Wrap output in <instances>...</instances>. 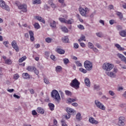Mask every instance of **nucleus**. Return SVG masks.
Masks as SVG:
<instances>
[{"label":"nucleus","mask_w":126,"mask_h":126,"mask_svg":"<svg viewBox=\"0 0 126 126\" xmlns=\"http://www.w3.org/2000/svg\"><path fill=\"white\" fill-rule=\"evenodd\" d=\"M29 33L30 34L31 41H32V42H33V41L35 40V38L34 37V32H33L32 31H30Z\"/></svg>","instance_id":"16"},{"label":"nucleus","mask_w":126,"mask_h":126,"mask_svg":"<svg viewBox=\"0 0 126 126\" xmlns=\"http://www.w3.org/2000/svg\"><path fill=\"white\" fill-rule=\"evenodd\" d=\"M62 66H57L56 67V70L57 71V72H61V71H62Z\"/></svg>","instance_id":"32"},{"label":"nucleus","mask_w":126,"mask_h":126,"mask_svg":"<svg viewBox=\"0 0 126 126\" xmlns=\"http://www.w3.org/2000/svg\"><path fill=\"white\" fill-rule=\"evenodd\" d=\"M51 97L54 98L56 102L60 103V101H61V96H60V94H59V92H58V91L54 90L51 93Z\"/></svg>","instance_id":"1"},{"label":"nucleus","mask_w":126,"mask_h":126,"mask_svg":"<svg viewBox=\"0 0 126 126\" xmlns=\"http://www.w3.org/2000/svg\"><path fill=\"white\" fill-rule=\"evenodd\" d=\"M11 46L14 50H15L16 52H19V47L17 45V42L15 40H13L11 43Z\"/></svg>","instance_id":"9"},{"label":"nucleus","mask_w":126,"mask_h":126,"mask_svg":"<svg viewBox=\"0 0 126 126\" xmlns=\"http://www.w3.org/2000/svg\"><path fill=\"white\" fill-rule=\"evenodd\" d=\"M33 26H34V28H35V29H40V28H41L40 25H39V23H34Z\"/></svg>","instance_id":"31"},{"label":"nucleus","mask_w":126,"mask_h":126,"mask_svg":"<svg viewBox=\"0 0 126 126\" xmlns=\"http://www.w3.org/2000/svg\"><path fill=\"white\" fill-rule=\"evenodd\" d=\"M13 97H14V98H16V99H20V96H19V95H17L15 94H14Z\"/></svg>","instance_id":"59"},{"label":"nucleus","mask_w":126,"mask_h":126,"mask_svg":"<svg viewBox=\"0 0 126 126\" xmlns=\"http://www.w3.org/2000/svg\"><path fill=\"white\" fill-rule=\"evenodd\" d=\"M13 78L14 79L17 80L19 78V75H18V74H14L13 76Z\"/></svg>","instance_id":"48"},{"label":"nucleus","mask_w":126,"mask_h":126,"mask_svg":"<svg viewBox=\"0 0 126 126\" xmlns=\"http://www.w3.org/2000/svg\"><path fill=\"white\" fill-rule=\"evenodd\" d=\"M62 30L63 32H64V33H67V32H68V30H67V28H65V27H63L62 28Z\"/></svg>","instance_id":"39"},{"label":"nucleus","mask_w":126,"mask_h":126,"mask_svg":"<svg viewBox=\"0 0 126 126\" xmlns=\"http://www.w3.org/2000/svg\"><path fill=\"white\" fill-rule=\"evenodd\" d=\"M80 44L81 47H82L83 48H85V47H86V45L83 42H81L80 43Z\"/></svg>","instance_id":"61"},{"label":"nucleus","mask_w":126,"mask_h":126,"mask_svg":"<svg viewBox=\"0 0 126 126\" xmlns=\"http://www.w3.org/2000/svg\"><path fill=\"white\" fill-rule=\"evenodd\" d=\"M109 93L111 96H114L115 95V93H114L113 91H109Z\"/></svg>","instance_id":"54"},{"label":"nucleus","mask_w":126,"mask_h":126,"mask_svg":"<svg viewBox=\"0 0 126 126\" xmlns=\"http://www.w3.org/2000/svg\"><path fill=\"white\" fill-rule=\"evenodd\" d=\"M115 47L117 48L119 51H124L125 50V48L121 47V45L119 44H115Z\"/></svg>","instance_id":"28"},{"label":"nucleus","mask_w":126,"mask_h":126,"mask_svg":"<svg viewBox=\"0 0 126 126\" xmlns=\"http://www.w3.org/2000/svg\"><path fill=\"white\" fill-rule=\"evenodd\" d=\"M48 22L50 24V27H52V28H56V21L53 20L52 19H49L48 20Z\"/></svg>","instance_id":"12"},{"label":"nucleus","mask_w":126,"mask_h":126,"mask_svg":"<svg viewBox=\"0 0 126 126\" xmlns=\"http://www.w3.org/2000/svg\"><path fill=\"white\" fill-rule=\"evenodd\" d=\"M56 52L60 55H63L65 53V51L63 49L60 48H57Z\"/></svg>","instance_id":"19"},{"label":"nucleus","mask_w":126,"mask_h":126,"mask_svg":"<svg viewBox=\"0 0 126 126\" xmlns=\"http://www.w3.org/2000/svg\"><path fill=\"white\" fill-rule=\"evenodd\" d=\"M73 102H76V98H68L67 99V103L68 104H71V103H73Z\"/></svg>","instance_id":"22"},{"label":"nucleus","mask_w":126,"mask_h":126,"mask_svg":"<svg viewBox=\"0 0 126 126\" xmlns=\"http://www.w3.org/2000/svg\"><path fill=\"white\" fill-rule=\"evenodd\" d=\"M8 44H9V42H8V41H5L3 42V45H4L5 46H6V48H7V47H8Z\"/></svg>","instance_id":"43"},{"label":"nucleus","mask_w":126,"mask_h":126,"mask_svg":"<svg viewBox=\"0 0 126 126\" xmlns=\"http://www.w3.org/2000/svg\"><path fill=\"white\" fill-rule=\"evenodd\" d=\"M78 28L81 30H84V26H83L82 25H78Z\"/></svg>","instance_id":"45"},{"label":"nucleus","mask_w":126,"mask_h":126,"mask_svg":"<svg viewBox=\"0 0 126 126\" xmlns=\"http://www.w3.org/2000/svg\"><path fill=\"white\" fill-rule=\"evenodd\" d=\"M125 122H126V118L123 116H121L119 118V122L118 123V125L119 126H125Z\"/></svg>","instance_id":"8"},{"label":"nucleus","mask_w":126,"mask_h":126,"mask_svg":"<svg viewBox=\"0 0 126 126\" xmlns=\"http://www.w3.org/2000/svg\"><path fill=\"white\" fill-rule=\"evenodd\" d=\"M35 19H37V20H38V21H40V22H42L44 24H45V19L43 18L41 16H37L35 17Z\"/></svg>","instance_id":"17"},{"label":"nucleus","mask_w":126,"mask_h":126,"mask_svg":"<svg viewBox=\"0 0 126 126\" xmlns=\"http://www.w3.org/2000/svg\"><path fill=\"white\" fill-rule=\"evenodd\" d=\"M37 112H38L39 114H41V115H43L45 113V110H44V109L42 108L41 107H38Z\"/></svg>","instance_id":"24"},{"label":"nucleus","mask_w":126,"mask_h":126,"mask_svg":"<svg viewBox=\"0 0 126 126\" xmlns=\"http://www.w3.org/2000/svg\"><path fill=\"white\" fill-rule=\"evenodd\" d=\"M84 65L86 69L87 70H88L89 71H90V70H92L93 67V65L92 64V63H91V62L89 61H86L84 62Z\"/></svg>","instance_id":"5"},{"label":"nucleus","mask_w":126,"mask_h":126,"mask_svg":"<svg viewBox=\"0 0 126 126\" xmlns=\"http://www.w3.org/2000/svg\"><path fill=\"white\" fill-rule=\"evenodd\" d=\"M114 68V64L110 63H105L102 65V68L105 71H110L112 70Z\"/></svg>","instance_id":"3"},{"label":"nucleus","mask_w":126,"mask_h":126,"mask_svg":"<svg viewBox=\"0 0 126 126\" xmlns=\"http://www.w3.org/2000/svg\"><path fill=\"white\" fill-rule=\"evenodd\" d=\"M62 41L63 43H69V39L67 36H64L62 38Z\"/></svg>","instance_id":"21"},{"label":"nucleus","mask_w":126,"mask_h":126,"mask_svg":"<svg viewBox=\"0 0 126 126\" xmlns=\"http://www.w3.org/2000/svg\"><path fill=\"white\" fill-rule=\"evenodd\" d=\"M94 103L98 109H100V110H102L103 111H105V110H106V107H105V106L103 105L102 103L99 101V100H95Z\"/></svg>","instance_id":"7"},{"label":"nucleus","mask_w":126,"mask_h":126,"mask_svg":"<svg viewBox=\"0 0 126 126\" xmlns=\"http://www.w3.org/2000/svg\"><path fill=\"white\" fill-rule=\"evenodd\" d=\"M109 23H110V25H113V24H114V23H117V22H116V21H115V20H110L109 21Z\"/></svg>","instance_id":"50"},{"label":"nucleus","mask_w":126,"mask_h":126,"mask_svg":"<svg viewBox=\"0 0 126 126\" xmlns=\"http://www.w3.org/2000/svg\"><path fill=\"white\" fill-rule=\"evenodd\" d=\"M48 106L51 110V111H54L55 110V105L52 103H49Z\"/></svg>","instance_id":"29"},{"label":"nucleus","mask_w":126,"mask_h":126,"mask_svg":"<svg viewBox=\"0 0 126 126\" xmlns=\"http://www.w3.org/2000/svg\"><path fill=\"white\" fill-rule=\"evenodd\" d=\"M76 119L78 122H80V121L82 120V116H81V113H80V112H79L76 114Z\"/></svg>","instance_id":"18"},{"label":"nucleus","mask_w":126,"mask_h":126,"mask_svg":"<svg viewBox=\"0 0 126 126\" xmlns=\"http://www.w3.org/2000/svg\"><path fill=\"white\" fill-rule=\"evenodd\" d=\"M61 123L62 124V126H67V125L65 123V121L64 119L61 120Z\"/></svg>","instance_id":"40"},{"label":"nucleus","mask_w":126,"mask_h":126,"mask_svg":"<svg viewBox=\"0 0 126 126\" xmlns=\"http://www.w3.org/2000/svg\"><path fill=\"white\" fill-rule=\"evenodd\" d=\"M33 71L34 73L36 74V75H38L39 74V71L36 68V67L35 68V69L33 70Z\"/></svg>","instance_id":"52"},{"label":"nucleus","mask_w":126,"mask_h":126,"mask_svg":"<svg viewBox=\"0 0 126 126\" xmlns=\"http://www.w3.org/2000/svg\"><path fill=\"white\" fill-rule=\"evenodd\" d=\"M79 70L80 71H81V72H83V73H86V72H87V71L86 70V69H84L83 68H80Z\"/></svg>","instance_id":"42"},{"label":"nucleus","mask_w":126,"mask_h":126,"mask_svg":"<svg viewBox=\"0 0 126 126\" xmlns=\"http://www.w3.org/2000/svg\"><path fill=\"white\" fill-rule=\"evenodd\" d=\"M85 83L88 87H89L90 86V80H89V78H85Z\"/></svg>","instance_id":"23"},{"label":"nucleus","mask_w":126,"mask_h":126,"mask_svg":"<svg viewBox=\"0 0 126 126\" xmlns=\"http://www.w3.org/2000/svg\"><path fill=\"white\" fill-rule=\"evenodd\" d=\"M18 7L19 9H22L23 12H27V5L26 4H20L18 5Z\"/></svg>","instance_id":"11"},{"label":"nucleus","mask_w":126,"mask_h":126,"mask_svg":"<svg viewBox=\"0 0 126 126\" xmlns=\"http://www.w3.org/2000/svg\"><path fill=\"white\" fill-rule=\"evenodd\" d=\"M50 5L51 7H52V8H56V7H57V6H56V4H55V3L53 2H51V3L50 4Z\"/></svg>","instance_id":"53"},{"label":"nucleus","mask_w":126,"mask_h":126,"mask_svg":"<svg viewBox=\"0 0 126 126\" xmlns=\"http://www.w3.org/2000/svg\"><path fill=\"white\" fill-rule=\"evenodd\" d=\"M116 14L117 15H118V16L119 17V19H120L121 20H123V19L124 18V16L122 12L117 11Z\"/></svg>","instance_id":"25"},{"label":"nucleus","mask_w":126,"mask_h":126,"mask_svg":"<svg viewBox=\"0 0 126 126\" xmlns=\"http://www.w3.org/2000/svg\"><path fill=\"white\" fill-rule=\"evenodd\" d=\"M72 105H73L74 107H77V106H78V104L76 102H74L72 103Z\"/></svg>","instance_id":"63"},{"label":"nucleus","mask_w":126,"mask_h":126,"mask_svg":"<svg viewBox=\"0 0 126 126\" xmlns=\"http://www.w3.org/2000/svg\"><path fill=\"white\" fill-rule=\"evenodd\" d=\"M94 90H97V91H99V90H100V86L94 85Z\"/></svg>","instance_id":"35"},{"label":"nucleus","mask_w":126,"mask_h":126,"mask_svg":"<svg viewBox=\"0 0 126 126\" xmlns=\"http://www.w3.org/2000/svg\"><path fill=\"white\" fill-rule=\"evenodd\" d=\"M63 63L64 64H67V63H69V60H68V59L65 58L63 60Z\"/></svg>","instance_id":"38"},{"label":"nucleus","mask_w":126,"mask_h":126,"mask_svg":"<svg viewBox=\"0 0 126 126\" xmlns=\"http://www.w3.org/2000/svg\"><path fill=\"white\" fill-rule=\"evenodd\" d=\"M117 29L118 31L122 30L123 29V27L120 25H118L117 26Z\"/></svg>","instance_id":"56"},{"label":"nucleus","mask_w":126,"mask_h":126,"mask_svg":"<svg viewBox=\"0 0 126 126\" xmlns=\"http://www.w3.org/2000/svg\"><path fill=\"white\" fill-rule=\"evenodd\" d=\"M35 67L32 66H29L27 67V70L29 71H34V69H35Z\"/></svg>","instance_id":"30"},{"label":"nucleus","mask_w":126,"mask_h":126,"mask_svg":"<svg viewBox=\"0 0 126 126\" xmlns=\"http://www.w3.org/2000/svg\"><path fill=\"white\" fill-rule=\"evenodd\" d=\"M65 93L67 96H71L72 95V94L69 91L65 90Z\"/></svg>","instance_id":"36"},{"label":"nucleus","mask_w":126,"mask_h":126,"mask_svg":"<svg viewBox=\"0 0 126 126\" xmlns=\"http://www.w3.org/2000/svg\"><path fill=\"white\" fill-rule=\"evenodd\" d=\"M36 3L37 4H41V0H35L33 1V4H36Z\"/></svg>","instance_id":"37"},{"label":"nucleus","mask_w":126,"mask_h":126,"mask_svg":"<svg viewBox=\"0 0 126 126\" xmlns=\"http://www.w3.org/2000/svg\"><path fill=\"white\" fill-rule=\"evenodd\" d=\"M119 65L123 69H126V65H123L122 64H120Z\"/></svg>","instance_id":"51"},{"label":"nucleus","mask_w":126,"mask_h":126,"mask_svg":"<svg viewBox=\"0 0 126 126\" xmlns=\"http://www.w3.org/2000/svg\"><path fill=\"white\" fill-rule=\"evenodd\" d=\"M96 35L97 37H99V38L103 37V34L101 32L96 33Z\"/></svg>","instance_id":"41"},{"label":"nucleus","mask_w":126,"mask_h":126,"mask_svg":"<svg viewBox=\"0 0 126 126\" xmlns=\"http://www.w3.org/2000/svg\"><path fill=\"white\" fill-rule=\"evenodd\" d=\"M44 82L45 84H50V81H49V80L47 78L44 79Z\"/></svg>","instance_id":"47"},{"label":"nucleus","mask_w":126,"mask_h":126,"mask_svg":"<svg viewBox=\"0 0 126 126\" xmlns=\"http://www.w3.org/2000/svg\"><path fill=\"white\" fill-rule=\"evenodd\" d=\"M58 1L60 3H61L62 7L66 6V4H65V3H64V0H58Z\"/></svg>","instance_id":"27"},{"label":"nucleus","mask_w":126,"mask_h":126,"mask_svg":"<svg viewBox=\"0 0 126 126\" xmlns=\"http://www.w3.org/2000/svg\"><path fill=\"white\" fill-rule=\"evenodd\" d=\"M73 47L74 49H78V48H79V45H78V43H74Z\"/></svg>","instance_id":"49"},{"label":"nucleus","mask_w":126,"mask_h":126,"mask_svg":"<svg viewBox=\"0 0 126 126\" xmlns=\"http://www.w3.org/2000/svg\"><path fill=\"white\" fill-rule=\"evenodd\" d=\"M119 34L121 37H126V32L125 30L120 31Z\"/></svg>","instance_id":"26"},{"label":"nucleus","mask_w":126,"mask_h":126,"mask_svg":"<svg viewBox=\"0 0 126 126\" xmlns=\"http://www.w3.org/2000/svg\"><path fill=\"white\" fill-rule=\"evenodd\" d=\"M89 122L93 125H98L99 124V122L97 121V120H95V119H94L93 117H90Z\"/></svg>","instance_id":"14"},{"label":"nucleus","mask_w":126,"mask_h":126,"mask_svg":"<svg viewBox=\"0 0 126 126\" xmlns=\"http://www.w3.org/2000/svg\"><path fill=\"white\" fill-rule=\"evenodd\" d=\"M76 64L77 66H82V64H81V63H80L79 62H77Z\"/></svg>","instance_id":"57"},{"label":"nucleus","mask_w":126,"mask_h":126,"mask_svg":"<svg viewBox=\"0 0 126 126\" xmlns=\"http://www.w3.org/2000/svg\"><path fill=\"white\" fill-rule=\"evenodd\" d=\"M50 58L51 59V60H53V61H55V60L56 59V56H55L54 55H51L50 56Z\"/></svg>","instance_id":"62"},{"label":"nucleus","mask_w":126,"mask_h":126,"mask_svg":"<svg viewBox=\"0 0 126 126\" xmlns=\"http://www.w3.org/2000/svg\"><path fill=\"white\" fill-rule=\"evenodd\" d=\"M44 7L45 9H47V10H48L49 8H50V7L47 4H45L44 6Z\"/></svg>","instance_id":"64"},{"label":"nucleus","mask_w":126,"mask_h":126,"mask_svg":"<svg viewBox=\"0 0 126 126\" xmlns=\"http://www.w3.org/2000/svg\"><path fill=\"white\" fill-rule=\"evenodd\" d=\"M117 57L121 59L122 62L125 63L126 64V58L125 57V56H124L123 54L119 53L117 54Z\"/></svg>","instance_id":"13"},{"label":"nucleus","mask_w":126,"mask_h":126,"mask_svg":"<svg viewBox=\"0 0 126 126\" xmlns=\"http://www.w3.org/2000/svg\"><path fill=\"white\" fill-rule=\"evenodd\" d=\"M66 111L67 113V115H65V118L66 120L70 119V113H73V109L69 108H67L66 109Z\"/></svg>","instance_id":"10"},{"label":"nucleus","mask_w":126,"mask_h":126,"mask_svg":"<svg viewBox=\"0 0 126 126\" xmlns=\"http://www.w3.org/2000/svg\"><path fill=\"white\" fill-rule=\"evenodd\" d=\"M30 92L31 94H34V93H35V91H34V90H33V89H30Z\"/></svg>","instance_id":"60"},{"label":"nucleus","mask_w":126,"mask_h":126,"mask_svg":"<svg viewBox=\"0 0 126 126\" xmlns=\"http://www.w3.org/2000/svg\"><path fill=\"white\" fill-rule=\"evenodd\" d=\"M118 71H119L118 68H114L113 71H106L105 74L107 75L108 76L111 77V78H116V77H117V72H118Z\"/></svg>","instance_id":"2"},{"label":"nucleus","mask_w":126,"mask_h":126,"mask_svg":"<svg viewBox=\"0 0 126 126\" xmlns=\"http://www.w3.org/2000/svg\"><path fill=\"white\" fill-rule=\"evenodd\" d=\"M52 40H53V39L50 37H47L45 38V41L48 43H52Z\"/></svg>","instance_id":"34"},{"label":"nucleus","mask_w":126,"mask_h":126,"mask_svg":"<svg viewBox=\"0 0 126 126\" xmlns=\"http://www.w3.org/2000/svg\"><path fill=\"white\" fill-rule=\"evenodd\" d=\"M0 6L3 9H5L7 11H10V8L8 5L5 4V2L3 0H0Z\"/></svg>","instance_id":"6"},{"label":"nucleus","mask_w":126,"mask_h":126,"mask_svg":"<svg viewBox=\"0 0 126 126\" xmlns=\"http://www.w3.org/2000/svg\"><path fill=\"white\" fill-rule=\"evenodd\" d=\"M88 46L90 49H92L94 47V45L91 42H88Z\"/></svg>","instance_id":"46"},{"label":"nucleus","mask_w":126,"mask_h":126,"mask_svg":"<svg viewBox=\"0 0 126 126\" xmlns=\"http://www.w3.org/2000/svg\"><path fill=\"white\" fill-rule=\"evenodd\" d=\"M24 79H30V75L28 73H24L22 74Z\"/></svg>","instance_id":"20"},{"label":"nucleus","mask_w":126,"mask_h":126,"mask_svg":"<svg viewBox=\"0 0 126 126\" xmlns=\"http://www.w3.org/2000/svg\"><path fill=\"white\" fill-rule=\"evenodd\" d=\"M70 86L71 87H73L76 89H78L79 88V85H80V82L78 81L77 78L74 79V80H72V82L70 84Z\"/></svg>","instance_id":"4"},{"label":"nucleus","mask_w":126,"mask_h":126,"mask_svg":"<svg viewBox=\"0 0 126 126\" xmlns=\"http://www.w3.org/2000/svg\"><path fill=\"white\" fill-rule=\"evenodd\" d=\"M85 36H84V35L82 34L80 38L83 40V41H86L85 40Z\"/></svg>","instance_id":"58"},{"label":"nucleus","mask_w":126,"mask_h":126,"mask_svg":"<svg viewBox=\"0 0 126 126\" xmlns=\"http://www.w3.org/2000/svg\"><path fill=\"white\" fill-rule=\"evenodd\" d=\"M11 60L10 59H7L5 61V63H6L7 64H11Z\"/></svg>","instance_id":"44"},{"label":"nucleus","mask_w":126,"mask_h":126,"mask_svg":"<svg viewBox=\"0 0 126 126\" xmlns=\"http://www.w3.org/2000/svg\"><path fill=\"white\" fill-rule=\"evenodd\" d=\"M79 11H80V13L82 15V16H84L85 17H86V11H85L84 8H82V7H80L79 8Z\"/></svg>","instance_id":"15"},{"label":"nucleus","mask_w":126,"mask_h":126,"mask_svg":"<svg viewBox=\"0 0 126 126\" xmlns=\"http://www.w3.org/2000/svg\"><path fill=\"white\" fill-rule=\"evenodd\" d=\"M32 116H36L37 115V112L35 110H32Z\"/></svg>","instance_id":"55"},{"label":"nucleus","mask_w":126,"mask_h":126,"mask_svg":"<svg viewBox=\"0 0 126 126\" xmlns=\"http://www.w3.org/2000/svg\"><path fill=\"white\" fill-rule=\"evenodd\" d=\"M60 21L62 23H66V20L63 18H59Z\"/></svg>","instance_id":"33"}]
</instances>
